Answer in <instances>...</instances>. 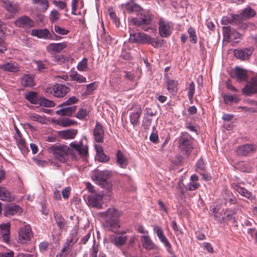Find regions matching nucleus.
Segmentation results:
<instances>
[{
	"label": "nucleus",
	"instance_id": "obj_1",
	"mask_svg": "<svg viewBox=\"0 0 257 257\" xmlns=\"http://www.w3.org/2000/svg\"><path fill=\"white\" fill-rule=\"evenodd\" d=\"M121 212L115 208H109L105 212H101L100 216L103 219V226L105 229L114 233H118V229L120 227L119 217Z\"/></svg>",
	"mask_w": 257,
	"mask_h": 257
},
{
	"label": "nucleus",
	"instance_id": "obj_2",
	"mask_svg": "<svg viewBox=\"0 0 257 257\" xmlns=\"http://www.w3.org/2000/svg\"><path fill=\"white\" fill-rule=\"evenodd\" d=\"M153 16L149 11L143 10L138 14L137 17H132L130 19V26H135L145 31L152 32L156 31V29L152 25Z\"/></svg>",
	"mask_w": 257,
	"mask_h": 257
},
{
	"label": "nucleus",
	"instance_id": "obj_3",
	"mask_svg": "<svg viewBox=\"0 0 257 257\" xmlns=\"http://www.w3.org/2000/svg\"><path fill=\"white\" fill-rule=\"evenodd\" d=\"M69 156L72 160L77 161L81 158L85 160L88 156V146L81 140L78 143L73 142L69 144Z\"/></svg>",
	"mask_w": 257,
	"mask_h": 257
},
{
	"label": "nucleus",
	"instance_id": "obj_4",
	"mask_svg": "<svg viewBox=\"0 0 257 257\" xmlns=\"http://www.w3.org/2000/svg\"><path fill=\"white\" fill-rule=\"evenodd\" d=\"M130 41L133 43L151 44L153 46L156 47L158 43L152 39L148 35L136 30L134 27L130 28Z\"/></svg>",
	"mask_w": 257,
	"mask_h": 257
},
{
	"label": "nucleus",
	"instance_id": "obj_5",
	"mask_svg": "<svg viewBox=\"0 0 257 257\" xmlns=\"http://www.w3.org/2000/svg\"><path fill=\"white\" fill-rule=\"evenodd\" d=\"M179 149L186 156H189L193 150V139L187 133H183L178 140Z\"/></svg>",
	"mask_w": 257,
	"mask_h": 257
},
{
	"label": "nucleus",
	"instance_id": "obj_6",
	"mask_svg": "<svg viewBox=\"0 0 257 257\" xmlns=\"http://www.w3.org/2000/svg\"><path fill=\"white\" fill-rule=\"evenodd\" d=\"M51 150L54 158L61 163H65L68 160L70 148L65 145H54Z\"/></svg>",
	"mask_w": 257,
	"mask_h": 257
},
{
	"label": "nucleus",
	"instance_id": "obj_7",
	"mask_svg": "<svg viewBox=\"0 0 257 257\" xmlns=\"http://www.w3.org/2000/svg\"><path fill=\"white\" fill-rule=\"evenodd\" d=\"M70 91V88L64 84L55 83L52 86L47 87L45 92L58 98L64 97Z\"/></svg>",
	"mask_w": 257,
	"mask_h": 257
},
{
	"label": "nucleus",
	"instance_id": "obj_8",
	"mask_svg": "<svg viewBox=\"0 0 257 257\" xmlns=\"http://www.w3.org/2000/svg\"><path fill=\"white\" fill-rule=\"evenodd\" d=\"M97 183L102 188L109 191L112 188L111 183L108 180L109 173L107 171H97L93 175Z\"/></svg>",
	"mask_w": 257,
	"mask_h": 257
},
{
	"label": "nucleus",
	"instance_id": "obj_9",
	"mask_svg": "<svg viewBox=\"0 0 257 257\" xmlns=\"http://www.w3.org/2000/svg\"><path fill=\"white\" fill-rule=\"evenodd\" d=\"M257 145L253 143H248L239 146L236 150V155L240 157H249L256 151Z\"/></svg>",
	"mask_w": 257,
	"mask_h": 257
},
{
	"label": "nucleus",
	"instance_id": "obj_10",
	"mask_svg": "<svg viewBox=\"0 0 257 257\" xmlns=\"http://www.w3.org/2000/svg\"><path fill=\"white\" fill-rule=\"evenodd\" d=\"M154 230L156 233L160 241L164 244L165 246L166 247L168 252L172 255V257H176L173 250L171 244L164 235L163 230L161 227L159 226L155 225L154 226Z\"/></svg>",
	"mask_w": 257,
	"mask_h": 257
},
{
	"label": "nucleus",
	"instance_id": "obj_11",
	"mask_svg": "<svg viewBox=\"0 0 257 257\" xmlns=\"http://www.w3.org/2000/svg\"><path fill=\"white\" fill-rule=\"evenodd\" d=\"M222 31L223 39L228 43L231 40L240 38L241 36L239 32L231 26L223 27Z\"/></svg>",
	"mask_w": 257,
	"mask_h": 257
},
{
	"label": "nucleus",
	"instance_id": "obj_12",
	"mask_svg": "<svg viewBox=\"0 0 257 257\" xmlns=\"http://www.w3.org/2000/svg\"><path fill=\"white\" fill-rule=\"evenodd\" d=\"M128 109L131 111L129 114L130 122L135 126L138 124L142 113L141 106L140 104L134 103Z\"/></svg>",
	"mask_w": 257,
	"mask_h": 257
},
{
	"label": "nucleus",
	"instance_id": "obj_13",
	"mask_svg": "<svg viewBox=\"0 0 257 257\" xmlns=\"http://www.w3.org/2000/svg\"><path fill=\"white\" fill-rule=\"evenodd\" d=\"M15 25L18 27L24 29H29L35 25L34 21L27 16H22L18 18L14 22Z\"/></svg>",
	"mask_w": 257,
	"mask_h": 257
},
{
	"label": "nucleus",
	"instance_id": "obj_14",
	"mask_svg": "<svg viewBox=\"0 0 257 257\" xmlns=\"http://www.w3.org/2000/svg\"><path fill=\"white\" fill-rule=\"evenodd\" d=\"M103 194H92L87 197V203L89 206L98 209L102 208Z\"/></svg>",
	"mask_w": 257,
	"mask_h": 257
},
{
	"label": "nucleus",
	"instance_id": "obj_15",
	"mask_svg": "<svg viewBox=\"0 0 257 257\" xmlns=\"http://www.w3.org/2000/svg\"><path fill=\"white\" fill-rule=\"evenodd\" d=\"M257 92V75L250 79L242 90V93L245 95H251Z\"/></svg>",
	"mask_w": 257,
	"mask_h": 257
},
{
	"label": "nucleus",
	"instance_id": "obj_16",
	"mask_svg": "<svg viewBox=\"0 0 257 257\" xmlns=\"http://www.w3.org/2000/svg\"><path fill=\"white\" fill-rule=\"evenodd\" d=\"M229 211L227 209L226 210H222L219 212H216L214 215V219L219 223H224L229 221L232 222H235V218L233 215L230 213H227Z\"/></svg>",
	"mask_w": 257,
	"mask_h": 257
},
{
	"label": "nucleus",
	"instance_id": "obj_17",
	"mask_svg": "<svg viewBox=\"0 0 257 257\" xmlns=\"http://www.w3.org/2000/svg\"><path fill=\"white\" fill-rule=\"evenodd\" d=\"M159 32L162 37H168L171 34L172 25L171 23L166 21L162 18L159 20Z\"/></svg>",
	"mask_w": 257,
	"mask_h": 257
},
{
	"label": "nucleus",
	"instance_id": "obj_18",
	"mask_svg": "<svg viewBox=\"0 0 257 257\" xmlns=\"http://www.w3.org/2000/svg\"><path fill=\"white\" fill-rule=\"evenodd\" d=\"M19 240L22 243H25L30 240L32 237V230L29 225L21 227L19 231Z\"/></svg>",
	"mask_w": 257,
	"mask_h": 257
},
{
	"label": "nucleus",
	"instance_id": "obj_19",
	"mask_svg": "<svg viewBox=\"0 0 257 257\" xmlns=\"http://www.w3.org/2000/svg\"><path fill=\"white\" fill-rule=\"evenodd\" d=\"M253 49L252 48H246L242 49H234L233 51L234 56L241 60H245L249 59L252 54Z\"/></svg>",
	"mask_w": 257,
	"mask_h": 257
},
{
	"label": "nucleus",
	"instance_id": "obj_20",
	"mask_svg": "<svg viewBox=\"0 0 257 257\" xmlns=\"http://www.w3.org/2000/svg\"><path fill=\"white\" fill-rule=\"evenodd\" d=\"M93 136L95 141L97 143H102L104 136V131L103 126L100 122H96L93 130Z\"/></svg>",
	"mask_w": 257,
	"mask_h": 257
},
{
	"label": "nucleus",
	"instance_id": "obj_21",
	"mask_svg": "<svg viewBox=\"0 0 257 257\" xmlns=\"http://www.w3.org/2000/svg\"><path fill=\"white\" fill-rule=\"evenodd\" d=\"M247 71L239 67H235L232 73L231 77L235 78L237 81H246L247 79Z\"/></svg>",
	"mask_w": 257,
	"mask_h": 257
},
{
	"label": "nucleus",
	"instance_id": "obj_22",
	"mask_svg": "<svg viewBox=\"0 0 257 257\" xmlns=\"http://www.w3.org/2000/svg\"><path fill=\"white\" fill-rule=\"evenodd\" d=\"M32 35L39 38L53 39V36L47 29H33L32 31Z\"/></svg>",
	"mask_w": 257,
	"mask_h": 257
},
{
	"label": "nucleus",
	"instance_id": "obj_23",
	"mask_svg": "<svg viewBox=\"0 0 257 257\" xmlns=\"http://www.w3.org/2000/svg\"><path fill=\"white\" fill-rule=\"evenodd\" d=\"M255 15V11L250 7H247L239 15H238L240 18L238 20L239 22H243L244 20L249 19L254 17Z\"/></svg>",
	"mask_w": 257,
	"mask_h": 257
},
{
	"label": "nucleus",
	"instance_id": "obj_24",
	"mask_svg": "<svg viewBox=\"0 0 257 257\" xmlns=\"http://www.w3.org/2000/svg\"><path fill=\"white\" fill-rule=\"evenodd\" d=\"M77 134L78 130L76 129H68L60 131L58 132L59 137L64 140L73 139Z\"/></svg>",
	"mask_w": 257,
	"mask_h": 257
},
{
	"label": "nucleus",
	"instance_id": "obj_25",
	"mask_svg": "<svg viewBox=\"0 0 257 257\" xmlns=\"http://www.w3.org/2000/svg\"><path fill=\"white\" fill-rule=\"evenodd\" d=\"M22 212L21 208L17 205L9 204L6 206L4 212L5 216L13 215L16 213H20Z\"/></svg>",
	"mask_w": 257,
	"mask_h": 257
},
{
	"label": "nucleus",
	"instance_id": "obj_26",
	"mask_svg": "<svg viewBox=\"0 0 257 257\" xmlns=\"http://www.w3.org/2000/svg\"><path fill=\"white\" fill-rule=\"evenodd\" d=\"M239 19V17L238 16V15L232 14L230 18L227 16L223 17L221 21V23L224 25L231 24L233 26L235 25L237 28L239 23L238 20Z\"/></svg>",
	"mask_w": 257,
	"mask_h": 257
},
{
	"label": "nucleus",
	"instance_id": "obj_27",
	"mask_svg": "<svg viewBox=\"0 0 257 257\" xmlns=\"http://www.w3.org/2000/svg\"><path fill=\"white\" fill-rule=\"evenodd\" d=\"M116 161L117 165L123 169L126 168L128 160L120 150H117L116 155Z\"/></svg>",
	"mask_w": 257,
	"mask_h": 257
},
{
	"label": "nucleus",
	"instance_id": "obj_28",
	"mask_svg": "<svg viewBox=\"0 0 257 257\" xmlns=\"http://www.w3.org/2000/svg\"><path fill=\"white\" fill-rule=\"evenodd\" d=\"M3 7L11 13H16L19 11V5L8 0H2Z\"/></svg>",
	"mask_w": 257,
	"mask_h": 257
},
{
	"label": "nucleus",
	"instance_id": "obj_29",
	"mask_svg": "<svg viewBox=\"0 0 257 257\" xmlns=\"http://www.w3.org/2000/svg\"><path fill=\"white\" fill-rule=\"evenodd\" d=\"M21 85L26 87H32L35 85L34 77L30 74H24L21 78Z\"/></svg>",
	"mask_w": 257,
	"mask_h": 257
},
{
	"label": "nucleus",
	"instance_id": "obj_30",
	"mask_svg": "<svg viewBox=\"0 0 257 257\" xmlns=\"http://www.w3.org/2000/svg\"><path fill=\"white\" fill-rule=\"evenodd\" d=\"M66 47L65 43H51L47 47L48 52L50 53H59Z\"/></svg>",
	"mask_w": 257,
	"mask_h": 257
},
{
	"label": "nucleus",
	"instance_id": "obj_31",
	"mask_svg": "<svg viewBox=\"0 0 257 257\" xmlns=\"http://www.w3.org/2000/svg\"><path fill=\"white\" fill-rule=\"evenodd\" d=\"M231 187L241 195L248 199L252 198L251 193L248 191L245 188L241 187L239 184L237 183H232L231 184Z\"/></svg>",
	"mask_w": 257,
	"mask_h": 257
},
{
	"label": "nucleus",
	"instance_id": "obj_32",
	"mask_svg": "<svg viewBox=\"0 0 257 257\" xmlns=\"http://www.w3.org/2000/svg\"><path fill=\"white\" fill-rule=\"evenodd\" d=\"M141 241L143 246L148 250H152L156 248V245L148 235H142Z\"/></svg>",
	"mask_w": 257,
	"mask_h": 257
},
{
	"label": "nucleus",
	"instance_id": "obj_33",
	"mask_svg": "<svg viewBox=\"0 0 257 257\" xmlns=\"http://www.w3.org/2000/svg\"><path fill=\"white\" fill-rule=\"evenodd\" d=\"M222 196L225 200V205H227V203H229L230 204L236 203V200L233 196V194L228 190H223L222 192Z\"/></svg>",
	"mask_w": 257,
	"mask_h": 257
},
{
	"label": "nucleus",
	"instance_id": "obj_34",
	"mask_svg": "<svg viewBox=\"0 0 257 257\" xmlns=\"http://www.w3.org/2000/svg\"><path fill=\"white\" fill-rule=\"evenodd\" d=\"M76 111V106H71L63 107L57 110L56 114L60 116H71Z\"/></svg>",
	"mask_w": 257,
	"mask_h": 257
},
{
	"label": "nucleus",
	"instance_id": "obj_35",
	"mask_svg": "<svg viewBox=\"0 0 257 257\" xmlns=\"http://www.w3.org/2000/svg\"><path fill=\"white\" fill-rule=\"evenodd\" d=\"M166 83L167 86V90L170 93L174 94L177 92L178 84L177 80L168 78L166 80Z\"/></svg>",
	"mask_w": 257,
	"mask_h": 257
},
{
	"label": "nucleus",
	"instance_id": "obj_36",
	"mask_svg": "<svg viewBox=\"0 0 257 257\" xmlns=\"http://www.w3.org/2000/svg\"><path fill=\"white\" fill-rule=\"evenodd\" d=\"M95 148L96 149V158L97 160L101 162H108L110 158L104 154L102 148L100 146H96Z\"/></svg>",
	"mask_w": 257,
	"mask_h": 257
},
{
	"label": "nucleus",
	"instance_id": "obj_37",
	"mask_svg": "<svg viewBox=\"0 0 257 257\" xmlns=\"http://www.w3.org/2000/svg\"><path fill=\"white\" fill-rule=\"evenodd\" d=\"M56 123L63 127L71 126L77 124L76 121L72 120L69 118H59L56 120Z\"/></svg>",
	"mask_w": 257,
	"mask_h": 257
},
{
	"label": "nucleus",
	"instance_id": "obj_38",
	"mask_svg": "<svg viewBox=\"0 0 257 257\" xmlns=\"http://www.w3.org/2000/svg\"><path fill=\"white\" fill-rule=\"evenodd\" d=\"M127 240L126 236H114L111 239V242L117 247L124 245Z\"/></svg>",
	"mask_w": 257,
	"mask_h": 257
},
{
	"label": "nucleus",
	"instance_id": "obj_39",
	"mask_svg": "<svg viewBox=\"0 0 257 257\" xmlns=\"http://www.w3.org/2000/svg\"><path fill=\"white\" fill-rule=\"evenodd\" d=\"M124 9L128 13H136L137 16L143 10L140 6L135 4H126L124 6Z\"/></svg>",
	"mask_w": 257,
	"mask_h": 257
},
{
	"label": "nucleus",
	"instance_id": "obj_40",
	"mask_svg": "<svg viewBox=\"0 0 257 257\" xmlns=\"http://www.w3.org/2000/svg\"><path fill=\"white\" fill-rule=\"evenodd\" d=\"M25 98L31 103L38 104L39 103V98L38 97V93L35 91L28 92L25 96Z\"/></svg>",
	"mask_w": 257,
	"mask_h": 257
},
{
	"label": "nucleus",
	"instance_id": "obj_41",
	"mask_svg": "<svg viewBox=\"0 0 257 257\" xmlns=\"http://www.w3.org/2000/svg\"><path fill=\"white\" fill-rule=\"evenodd\" d=\"M69 77L71 80L76 81L79 83H85L86 82V78L75 71L70 72Z\"/></svg>",
	"mask_w": 257,
	"mask_h": 257
},
{
	"label": "nucleus",
	"instance_id": "obj_42",
	"mask_svg": "<svg viewBox=\"0 0 257 257\" xmlns=\"http://www.w3.org/2000/svg\"><path fill=\"white\" fill-rule=\"evenodd\" d=\"M10 225L9 223L2 225L1 226V234L3 239L8 242L10 240Z\"/></svg>",
	"mask_w": 257,
	"mask_h": 257
},
{
	"label": "nucleus",
	"instance_id": "obj_43",
	"mask_svg": "<svg viewBox=\"0 0 257 257\" xmlns=\"http://www.w3.org/2000/svg\"><path fill=\"white\" fill-rule=\"evenodd\" d=\"M223 98L224 103L228 105H231L233 102L237 103L239 100L236 94H225L223 96Z\"/></svg>",
	"mask_w": 257,
	"mask_h": 257
},
{
	"label": "nucleus",
	"instance_id": "obj_44",
	"mask_svg": "<svg viewBox=\"0 0 257 257\" xmlns=\"http://www.w3.org/2000/svg\"><path fill=\"white\" fill-rule=\"evenodd\" d=\"M256 28L255 25L252 23H246L244 22H239L237 29L240 30L244 31L248 30L249 31L253 30Z\"/></svg>",
	"mask_w": 257,
	"mask_h": 257
},
{
	"label": "nucleus",
	"instance_id": "obj_45",
	"mask_svg": "<svg viewBox=\"0 0 257 257\" xmlns=\"http://www.w3.org/2000/svg\"><path fill=\"white\" fill-rule=\"evenodd\" d=\"M54 216L56 222L59 228H63L65 226V219H64L62 215L59 213L56 212L54 213Z\"/></svg>",
	"mask_w": 257,
	"mask_h": 257
},
{
	"label": "nucleus",
	"instance_id": "obj_46",
	"mask_svg": "<svg viewBox=\"0 0 257 257\" xmlns=\"http://www.w3.org/2000/svg\"><path fill=\"white\" fill-rule=\"evenodd\" d=\"M0 69L5 71L10 72H17L19 70L17 66L15 65L13 63H7L0 65Z\"/></svg>",
	"mask_w": 257,
	"mask_h": 257
},
{
	"label": "nucleus",
	"instance_id": "obj_47",
	"mask_svg": "<svg viewBox=\"0 0 257 257\" xmlns=\"http://www.w3.org/2000/svg\"><path fill=\"white\" fill-rule=\"evenodd\" d=\"M0 199L6 201H11L12 200L10 192L3 188H0Z\"/></svg>",
	"mask_w": 257,
	"mask_h": 257
},
{
	"label": "nucleus",
	"instance_id": "obj_48",
	"mask_svg": "<svg viewBox=\"0 0 257 257\" xmlns=\"http://www.w3.org/2000/svg\"><path fill=\"white\" fill-rule=\"evenodd\" d=\"M32 3L34 4L39 5L41 7L42 12H45L49 7L47 0H33Z\"/></svg>",
	"mask_w": 257,
	"mask_h": 257
},
{
	"label": "nucleus",
	"instance_id": "obj_49",
	"mask_svg": "<svg viewBox=\"0 0 257 257\" xmlns=\"http://www.w3.org/2000/svg\"><path fill=\"white\" fill-rule=\"evenodd\" d=\"M41 106L44 107H53L55 105V103L53 101L49 100L44 97L39 98V103L38 104Z\"/></svg>",
	"mask_w": 257,
	"mask_h": 257
},
{
	"label": "nucleus",
	"instance_id": "obj_50",
	"mask_svg": "<svg viewBox=\"0 0 257 257\" xmlns=\"http://www.w3.org/2000/svg\"><path fill=\"white\" fill-rule=\"evenodd\" d=\"M187 32L189 35V37L190 41L193 44L196 43L197 41V37L194 29L192 27H190L188 29Z\"/></svg>",
	"mask_w": 257,
	"mask_h": 257
},
{
	"label": "nucleus",
	"instance_id": "obj_51",
	"mask_svg": "<svg viewBox=\"0 0 257 257\" xmlns=\"http://www.w3.org/2000/svg\"><path fill=\"white\" fill-rule=\"evenodd\" d=\"M89 112L87 109L81 108L76 114V117L80 119H84L89 114Z\"/></svg>",
	"mask_w": 257,
	"mask_h": 257
},
{
	"label": "nucleus",
	"instance_id": "obj_52",
	"mask_svg": "<svg viewBox=\"0 0 257 257\" xmlns=\"http://www.w3.org/2000/svg\"><path fill=\"white\" fill-rule=\"evenodd\" d=\"M87 68V59L84 58L79 62L77 66V68L80 71H84Z\"/></svg>",
	"mask_w": 257,
	"mask_h": 257
},
{
	"label": "nucleus",
	"instance_id": "obj_53",
	"mask_svg": "<svg viewBox=\"0 0 257 257\" xmlns=\"http://www.w3.org/2000/svg\"><path fill=\"white\" fill-rule=\"evenodd\" d=\"M97 85L95 82L91 83L86 85L85 93L87 95H90L93 91L97 88Z\"/></svg>",
	"mask_w": 257,
	"mask_h": 257
},
{
	"label": "nucleus",
	"instance_id": "obj_54",
	"mask_svg": "<svg viewBox=\"0 0 257 257\" xmlns=\"http://www.w3.org/2000/svg\"><path fill=\"white\" fill-rule=\"evenodd\" d=\"M188 90V91L187 93V95L189 99L191 100L193 99L194 94L195 93V84L193 82H191L189 84Z\"/></svg>",
	"mask_w": 257,
	"mask_h": 257
},
{
	"label": "nucleus",
	"instance_id": "obj_55",
	"mask_svg": "<svg viewBox=\"0 0 257 257\" xmlns=\"http://www.w3.org/2000/svg\"><path fill=\"white\" fill-rule=\"evenodd\" d=\"M29 118L33 121L39 122L41 123H43L45 121V118L43 117L40 115L35 113L30 115Z\"/></svg>",
	"mask_w": 257,
	"mask_h": 257
},
{
	"label": "nucleus",
	"instance_id": "obj_56",
	"mask_svg": "<svg viewBox=\"0 0 257 257\" xmlns=\"http://www.w3.org/2000/svg\"><path fill=\"white\" fill-rule=\"evenodd\" d=\"M78 101V99L75 96H72L69 99H68L66 101L64 102L63 103L59 105V107H62L64 105H70L76 103Z\"/></svg>",
	"mask_w": 257,
	"mask_h": 257
},
{
	"label": "nucleus",
	"instance_id": "obj_57",
	"mask_svg": "<svg viewBox=\"0 0 257 257\" xmlns=\"http://www.w3.org/2000/svg\"><path fill=\"white\" fill-rule=\"evenodd\" d=\"M54 29L55 32L60 35H67L69 33V31L63 28H61L59 26L55 25L54 26Z\"/></svg>",
	"mask_w": 257,
	"mask_h": 257
},
{
	"label": "nucleus",
	"instance_id": "obj_58",
	"mask_svg": "<svg viewBox=\"0 0 257 257\" xmlns=\"http://www.w3.org/2000/svg\"><path fill=\"white\" fill-rule=\"evenodd\" d=\"M60 15L56 10L51 11L50 15V20L52 22H54L59 18Z\"/></svg>",
	"mask_w": 257,
	"mask_h": 257
},
{
	"label": "nucleus",
	"instance_id": "obj_59",
	"mask_svg": "<svg viewBox=\"0 0 257 257\" xmlns=\"http://www.w3.org/2000/svg\"><path fill=\"white\" fill-rule=\"evenodd\" d=\"M99 251L98 245L94 244L90 249V256L97 257V253Z\"/></svg>",
	"mask_w": 257,
	"mask_h": 257
},
{
	"label": "nucleus",
	"instance_id": "obj_60",
	"mask_svg": "<svg viewBox=\"0 0 257 257\" xmlns=\"http://www.w3.org/2000/svg\"><path fill=\"white\" fill-rule=\"evenodd\" d=\"M200 184L198 182H190L186 188L189 191H194L200 187Z\"/></svg>",
	"mask_w": 257,
	"mask_h": 257
},
{
	"label": "nucleus",
	"instance_id": "obj_61",
	"mask_svg": "<svg viewBox=\"0 0 257 257\" xmlns=\"http://www.w3.org/2000/svg\"><path fill=\"white\" fill-rule=\"evenodd\" d=\"M152 122V118L151 117L148 116H145L144 117V119L143 121V126L144 127L145 129H146L148 126H149Z\"/></svg>",
	"mask_w": 257,
	"mask_h": 257
},
{
	"label": "nucleus",
	"instance_id": "obj_62",
	"mask_svg": "<svg viewBox=\"0 0 257 257\" xmlns=\"http://www.w3.org/2000/svg\"><path fill=\"white\" fill-rule=\"evenodd\" d=\"M157 113L156 110L152 109V108L147 107L145 109V116H148L149 117L156 115Z\"/></svg>",
	"mask_w": 257,
	"mask_h": 257
},
{
	"label": "nucleus",
	"instance_id": "obj_63",
	"mask_svg": "<svg viewBox=\"0 0 257 257\" xmlns=\"http://www.w3.org/2000/svg\"><path fill=\"white\" fill-rule=\"evenodd\" d=\"M109 16L110 19L115 23V25L118 27L119 25V19L117 17L115 13L113 12H109Z\"/></svg>",
	"mask_w": 257,
	"mask_h": 257
},
{
	"label": "nucleus",
	"instance_id": "obj_64",
	"mask_svg": "<svg viewBox=\"0 0 257 257\" xmlns=\"http://www.w3.org/2000/svg\"><path fill=\"white\" fill-rule=\"evenodd\" d=\"M196 167L197 169L201 171H204L205 168V165L203 160L201 158L200 159L196 164Z\"/></svg>",
	"mask_w": 257,
	"mask_h": 257
}]
</instances>
